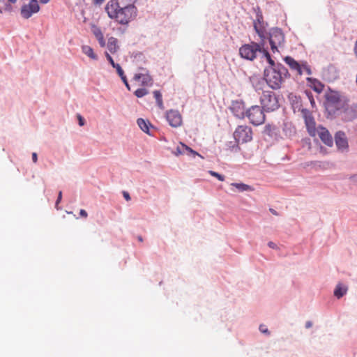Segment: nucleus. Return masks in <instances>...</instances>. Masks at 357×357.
<instances>
[{"mask_svg": "<svg viewBox=\"0 0 357 357\" xmlns=\"http://www.w3.org/2000/svg\"><path fill=\"white\" fill-rule=\"evenodd\" d=\"M108 17L121 25H127L137 15V8L133 4L121 7L118 1L110 0L105 6Z\"/></svg>", "mask_w": 357, "mask_h": 357, "instance_id": "1", "label": "nucleus"}, {"mask_svg": "<svg viewBox=\"0 0 357 357\" xmlns=\"http://www.w3.org/2000/svg\"><path fill=\"white\" fill-rule=\"evenodd\" d=\"M287 73V70L282 66H279L277 68H271L265 72V79L266 83L273 89H279L283 82L282 75Z\"/></svg>", "mask_w": 357, "mask_h": 357, "instance_id": "2", "label": "nucleus"}, {"mask_svg": "<svg viewBox=\"0 0 357 357\" xmlns=\"http://www.w3.org/2000/svg\"><path fill=\"white\" fill-rule=\"evenodd\" d=\"M261 107L266 112H273L278 109L280 105L279 96L271 91H264L260 96Z\"/></svg>", "mask_w": 357, "mask_h": 357, "instance_id": "3", "label": "nucleus"}, {"mask_svg": "<svg viewBox=\"0 0 357 357\" xmlns=\"http://www.w3.org/2000/svg\"><path fill=\"white\" fill-rule=\"evenodd\" d=\"M264 43H257L252 42L249 44H245L239 48L240 56L245 59L253 61L258 52H261Z\"/></svg>", "mask_w": 357, "mask_h": 357, "instance_id": "4", "label": "nucleus"}, {"mask_svg": "<svg viewBox=\"0 0 357 357\" xmlns=\"http://www.w3.org/2000/svg\"><path fill=\"white\" fill-rule=\"evenodd\" d=\"M250 122L255 126H259L265 121L264 109L258 105L252 106L245 112Z\"/></svg>", "mask_w": 357, "mask_h": 357, "instance_id": "5", "label": "nucleus"}, {"mask_svg": "<svg viewBox=\"0 0 357 357\" xmlns=\"http://www.w3.org/2000/svg\"><path fill=\"white\" fill-rule=\"evenodd\" d=\"M269 42L273 53L278 52L284 43V36L280 29H273L269 33Z\"/></svg>", "mask_w": 357, "mask_h": 357, "instance_id": "6", "label": "nucleus"}, {"mask_svg": "<svg viewBox=\"0 0 357 357\" xmlns=\"http://www.w3.org/2000/svg\"><path fill=\"white\" fill-rule=\"evenodd\" d=\"M234 137L238 144L250 142L252 139V129L248 126H238L234 132Z\"/></svg>", "mask_w": 357, "mask_h": 357, "instance_id": "7", "label": "nucleus"}, {"mask_svg": "<svg viewBox=\"0 0 357 357\" xmlns=\"http://www.w3.org/2000/svg\"><path fill=\"white\" fill-rule=\"evenodd\" d=\"M301 113L305 119V123L307 129V132L312 137H315L317 135V130L315 126V121L312 116L311 113L306 109H302Z\"/></svg>", "mask_w": 357, "mask_h": 357, "instance_id": "8", "label": "nucleus"}, {"mask_svg": "<svg viewBox=\"0 0 357 357\" xmlns=\"http://www.w3.org/2000/svg\"><path fill=\"white\" fill-rule=\"evenodd\" d=\"M40 6L37 0H31L29 4H25L21 8V15L25 18L28 19L31 17L33 13L39 11Z\"/></svg>", "mask_w": 357, "mask_h": 357, "instance_id": "9", "label": "nucleus"}, {"mask_svg": "<svg viewBox=\"0 0 357 357\" xmlns=\"http://www.w3.org/2000/svg\"><path fill=\"white\" fill-rule=\"evenodd\" d=\"M326 99L328 107H333L338 109L340 107L344 105V101L337 92L330 91L326 94Z\"/></svg>", "mask_w": 357, "mask_h": 357, "instance_id": "10", "label": "nucleus"}, {"mask_svg": "<svg viewBox=\"0 0 357 357\" xmlns=\"http://www.w3.org/2000/svg\"><path fill=\"white\" fill-rule=\"evenodd\" d=\"M166 119L172 127L177 128L182 124V116L177 110L170 109L167 111Z\"/></svg>", "mask_w": 357, "mask_h": 357, "instance_id": "11", "label": "nucleus"}, {"mask_svg": "<svg viewBox=\"0 0 357 357\" xmlns=\"http://www.w3.org/2000/svg\"><path fill=\"white\" fill-rule=\"evenodd\" d=\"M143 73H136L133 77V80L140 82L143 86H149L153 84V79L144 68H141Z\"/></svg>", "mask_w": 357, "mask_h": 357, "instance_id": "12", "label": "nucleus"}, {"mask_svg": "<svg viewBox=\"0 0 357 357\" xmlns=\"http://www.w3.org/2000/svg\"><path fill=\"white\" fill-rule=\"evenodd\" d=\"M342 118L347 121L357 119V103H352L344 109Z\"/></svg>", "mask_w": 357, "mask_h": 357, "instance_id": "13", "label": "nucleus"}, {"mask_svg": "<svg viewBox=\"0 0 357 357\" xmlns=\"http://www.w3.org/2000/svg\"><path fill=\"white\" fill-rule=\"evenodd\" d=\"M317 135L319 136L324 144L328 146H333V137L326 128L324 127L317 128Z\"/></svg>", "mask_w": 357, "mask_h": 357, "instance_id": "14", "label": "nucleus"}, {"mask_svg": "<svg viewBox=\"0 0 357 357\" xmlns=\"http://www.w3.org/2000/svg\"><path fill=\"white\" fill-rule=\"evenodd\" d=\"M335 141L338 149L343 151L348 149V141L344 132H337L335 135Z\"/></svg>", "mask_w": 357, "mask_h": 357, "instance_id": "15", "label": "nucleus"}, {"mask_svg": "<svg viewBox=\"0 0 357 357\" xmlns=\"http://www.w3.org/2000/svg\"><path fill=\"white\" fill-rule=\"evenodd\" d=\"M253 24L254 29L261 40V43H264V40L266 38V31L263 22L259 19H257V20L254 21Z\"/></svg>", "mask_w": 357, "mask_h": 357, "instance_id": "16", "label": "nucleus"}, {"mask_svg": "<svg viewBox=\"0 0 357 357\" xmlns=\"http://www.w3.org/2000/svg\"><path fill=\"white\" fill-rule=\"evenodd\" d=\"M231 110L236 116L238 118H244L245 108L242 102H234L231 105Z\"/></svg>", "mask_w": 357, "mask_h": 357, "instance_id": "17", "label": "nucleus"}, {"mask_svg": "<svg viewBox=\"0 0 357 357\" xmlns=\"http://www.w3.org/2000/svg\"><path fill=\"white\" fill-rule=\"evenodd\" d=\"M284 61L292 70L296 71L298 75H302V66L294 59L291 56H286Z\"/></svg>", "mask_w": 357, "mask_h": 357, "instance_id": "18", "label": "nucleus"}, {"mask_svg": "<svg viewBox=\"0 0 357 357\" xmlns=\"http://www.w3.org/2000/svg\"><path fill=\"white\" fill-rule=\"evenodd\" d=\"M307 82L309 83V86L316 92L320 93L324 90V84L319 82V80L313 78L308 77Z\"/></svg>", "mask_w": 357, "mask_h": 357, "instance_id": "19", "label": "nucleus"}, {"mask_svg": "<svg viewBox=\"0 0 357 357\" xmlns=\"http://www.w3.org/2000/svg\"><path fill=\"white\" fill-rule=\"evenodd\" d=\"M107 47L110 53L114 54L119 49L118 40L114 37H110L107 43Z\"/></svg>", "mask_w": 357, "mask_h": 357, "instance_id": "20", "label": "nucleus"}, {"mask_svg": "<svg viewBox=\"0 0 357 357\" xmlns=\"http://www.w3.org/2000/svg\"><path fill=\"white\" fill-rule=\"evenodd\" d=\"M93 33L94 34L95 37L98 40L100 45L102 47H104L106 46L105 40L104 39V36L102 32L101 31L100 29L95 26L93 29Z\"/></svg>", "mask_w": 357, "mask_h": 357, "instance_id": "21", "label": "nucleus"}, {"mask_svg": "<svg viewBox=\"0 0 357 357\" xmlns=\"http://www.w3.org/2000/svg\"><path fill=\"white\" fill-rule=\"evenodd\" d=\"M82 52L84 54L88 56L91 59H93V60H97L98 59L97 55L94 53L93 50L90 46H89V45H83L82 47Z\"/></svg>", "mask_w": 357, "mask_h": 357, "instance_id": "22", "label": "nucleus"}, {"mask_svg": "<svg viewBox=\"0 0 357 357\" xmlns=\"http://www.w3.org/2000/svg\"><path fill=\"white\" fill-rule=\"evenodd\" d=\"M347 287L345 286H342L341 284H338L336 286V288L334 291V295L337 298H340L342 297L347 292Z\"/></svg>", "mask_w": 357, "mask_h": 357, "instance_id": "23", "label": "nucleus"}, {"mask_svg": "<svg viewBox=\"0 0 357 357\" xmlns=\"http://www.w3.org/2000/svg\"><path fill=\"white\" fill-rule=\"evenodd\" d=\"M153 96H154V98H155V100H156L158 107L161 109H164L165 107H164L161 93L159 91H154Z\"/></svg>", "mask_w": 357, "mask_h": 357, "instance_id": "24", "label": "nucleus"}, {"mask_svg": "<svg viewBox=\"0 0 357 357\" xmlns=\"http://www.w3.org/2000/svg\"><path fill=\"white\" fill-rule=\"evenodd\" d=\"M137 124L142 130H143L144 132L149 133L150 125L149 122H146L143 119H138Z\"/></svg>", "mask_w": 357, "mask_h": 357, "instance_id": "25", "label": "nucleus"}, {"mask_svg": "<svg viewBox=\"0 0 357 357\" xmlns=\"http://www.w3.org/2000/svg\"><path fill=\"white\" fill-rule=\"evenodd\" d=\"M231 185L235 187L240 192L252 190L250 185L244 184V183H233L231 184Z\"/></svg>", "mask_w": 357, "mask_h": 357, "instance_id": "26", "label": "nucleus"}, {"mask_svg": "<svg viewBox=\"0 0 357 357\" xmlns=\"http://www.w3.org/2000/svg\"><path fill=\"white\" fill-rule=\"evenodd\" d=\"M182 146H183V149H185V153H186L188 155L191 154V155H192L193 157H195L196 155H199V156L202 157L197 152L192 150L190 147L188 146L187 145L183 144Z\"/></svg>", "mask_w": 357, "mask_h": 357, "instance_id": "27", "label": "nucleus"}, {"mask_svg": "<svg viewBox=\"0 0 357 357\" xmlns=\"http://www.w3.org/2000/svg\"><path fill=\"white\" fill-rule=\"evenodd\" d=\"M149 93L148 90L146 89H138L135 91V95L137 98H142Z\"/></svg>", "mask_w": 357, "mask_h": 357, "instance_id": "28", "label": "nucleus"}, {"mask_svg": "<svg viewBox=\"0 0 357 357\" xmlns=\"http://www.w3.org/2000/svg\"><path fill=\"white\" fill-rule=\"evenodd\" d=\"M183 144H184L182 142L179 143V145L176 147V151L174 153L175 155L185 154V149H183V146H182Z\"/></svg>", "mask_w": 357, "mask_h": 357, "instance_id": "29", "label": "nucleus"}, {"mask_svg": "<svg viewBox=\"0 0 357 357\" xmlns=\"http://www.w3.org/2000/svg\"><path fill=\"white\" fill-rule=\"evenodd\" d=\"M302 66V74L305 72L307 75H310L312 74L310 67L307 64L306 62L301 63Z\"/></svg>", "mask_w": 357, "mask_h": 357, "instance_id": "30", "label": "nucleus"}, {"mask_svg": "<svg viewBox=\"0 0 357 357\" xmlns=\"http://www.w3.org/2000/svg\"><path fill=\"white\" fill-rule=\"evenodd\" d=\"M263 52V53H264V56H266V58L267 59V61H268V62L271 64V66H275V62H274V61L271 59V56H270L269 53H268L266 50H264V49H263V50H262V52Z\"/></svg>", "mask_w": 357, "mask_h": 357, "instance_id": "31", "label": "nucleus"}, {"mask_svg": "<svg viewBox=\"0 0 357 357\" xmlns=\"http://www.w3.org/2000/svg\"><path fill=\"white\" fill-rule=\"evenodd\" d=\"M209 174L211 176L217 178L220 181H225V176L223 175H221V174H218V172H213V171H209Z\"/></svg>", "mask_w": 357, "mask_h": 357, "instance_id": "32", "label": "nucleus"}, {"mask_svg": "<svg viewBox=\"0 0 357 357\" xmlns=\"http://www.w3.org/2000/svg\"><path fill=\"white\" fill-rule=\"evenodd\" d=\"M113 68H116V72L121 78L123 77V76H126L124 75L123 69L121 68L119 64L116 63Z\"/></svg>", "mask_w": 357, "mask_h": 357, "instance_id": "33", "label": "nucleus"}, {"mask_svg": "<svg viewBox=\"0 0 357 357\" xmlns=\"http://www.w3.org/2000/svg\"><path fill=\"white\" fill-rule=\"evenodd\" d=\"M105 56L107 59V61L110 63V64L114 67L116 63H114L112 57L110 56V54L108 52H105Z\"/></svg>", "mask_w": 357, "mask_h": 357, "instance_id": "34", "label": "nucleus"}, {"mask_svg": "<svg viewBox=\"0 0 357 357\" xmlns=\"http://www.w3.org/2000/svg\"><path fill=\"white\" fill-rule=\"evenodd\" d=\"M61 199H62V192L61 191H59V194H58V197H57V199L56 201V204H55V207L57 210L59 209V204L61 202Z\"/></svg>", "mask_w": 357, "mask_h": 357, "instance_id": "35", "label": "nucleus"}, {"mask_svg": "<svg viewBox=\"0 0 357 357\" xmlns=\"http://www.w3.org/2000/svg\"><path fill=\"white\" fill-rule=\"evenodd\" d=\"M77 119L79 121V125L80 126H83L85 123V121H84V118L80 114H77Z\"/></svg>", "mask_w": 357, "mask_h": 357, "instance_id": "36", "label": "nucleus"}, {"mask_svg": "<svg viewBox=\"0 0 357 357\" xmlns=\"http://www.w3.org/2000/svg\"><path fill=\"white\" fill-rule=\"evenodd\" d=\"M123 81V82L125 84L126 88L128 89V90H130V85L128 82V80H127V78H126V76H123V77L121 78Z\"/></svg>", "mask_w": 357, "mask_h": 357, "instance_id": "37", "label": "nucleus"}, {"mask_svg": "<svg viewBox=\"0 0 357 357\" xmlns=\"http://www.w3.org/2000/svg\"><path fill=\"white\" fill-rule=\"evenodd\" d=\"M79 215L84 218H86L88 217V213L84 209H81L79 211Z\"/></svg>", "mask_w": 357, "mask_h": 357, "instance_id": "38", "label": "nucleus"}, {"mask_svg": "<svg viewBox=\"0 0 357 357\" xmlns=\"http://www.w3.org/2000/svg\"><path fill=\"white\" fill-rule=\"evenodd\" d=\"M259 330L261 333H268V329L266 328V326L263 324L259 326Z\"/></svg>", "mask_w": 357, "mask_h": 357, "instance_id": "39", "label": "nucleus"}, {"mask_svg": "<svg viewBox=\"0 0 357 357\" xmlns=\"http://www.w3.org/2000/svg\"><path fill=\"white\" fill-rule=\"evenodd\" d=\"M123 197L126 199V201H130V196L129 195V193L126 191H123Z\"/></svg>", "mask_w": 357, "mask_h": 357, "instance_id": "40", "label": "nucleus"}, {"mask_svg": "<svg viewBox=\"0 0 357 357\" xmlns=\"http://www.w3.org/2000/svg\"><path fill=\"white\" fill-rule=\"evenodd\" d=\"M268 245L269 248H273V249L277 248L276 244L272 241L268 242Z\"/></svg>", "mask_w": 357, "mask_h": 357, "instance_id": "41", "label": "nucleus"}, {"mask_svg": "<svg viewBox=\"0 0 357 357\" xmlns=\"http://www.w3.org/2000/svg\"><path fill=\"white\" fill-rule=\"evenodd\" d=\"M307 94L309 97L311 105H312V107H314V105H315V102H314V100L312 96V95L310 96L307 93Z\"/></svg>", "mask_w": 357, "mask_h": 357, "instance_id": "42", "label": "nucleus"}, {"mask_svg": "<svg viewBox=\"0 0 357 357\" xmlns=\"http://www.w3.org/2000/svg\"><path fill=\"white\" fill-rule=\"evenodd\" d=\"M32 160H33V162L34 163H36L37 162L38 156H37V153H32Z\"/></svg>", "mask_w": 357, "mask_h": 357, "instance_id": "43", "label": "nucleus"}, {"mask_svg": "<svg viewBox=\"0 0 357 357\" xmlns=\"http://www.w3.org/2000/svg\"><path fill=\"white\" fill-rule=\"evenodd\" d=\"M93 1L96 4H101L103 3L104 0H93Z\"/></svg>", "mask_w": 357, "mask_h": 357, "instance_id": "44", "label": "nucleus"}, {"mask_svg": "<svg viewBox=\"0 0 357 357\" xmlns=\"http://www.w3.org/2000/svg\"><path fill=\"white\" fill-rule=\"evenodd\" d=\"M350 178H351L354 182H357V174L351 176L350 177Z\"/></svg>", "mask_w": 357, "mask_h": 357, "instance_id": "45", "label": "nucleus"}, {"mask_svg": "<svg viewBox=\"0 0 357 357\" xmlns=\"http://www.w3.org/2000/svg\"><path fill=\"white\" fill-rule=\"evenodd\" d=\"M312 326V323L310 321H307L305 324V327L307 328H310Z\"/></svg>", "mask_w": 357, "mask_h": 357, "instance_id": "46", "label": "nucleus"}, {"mask_svg": "<svg viewBox=\"0 0 357 357\" xmlns=\"http://www.w3.org/2000/svg\"><path fill=\"white\" fill-rule=\"evenodd\" d=\"M270 211L272 214L275 215H278V213L275 210L273 209V208H270Z\"/></svg>", "mask_w": 357, "mask_h": 357, "instance_id": "47", "label": "nucleus"}, {"mask_svg": "<svg viewBox=\"0 0 357 357\" xmlns=\"http://www.w3.org/2000/svg\"><path fill=\"white\" fill-rule=\"evenodd\" d=\"M354 52H355V54H356V56L357 57V40L356 41V43H355Z\"/></svg>", "mask_w": 357, "mask_h": 357, "instance_id": "48", "label": "nucleus"}, {"mask_svg": "<svg viewBox=\"0 0 357 357\" xmlns=\"http://www.w3.org/2000/svg\"><path fill=\"white\" fill-rule=\"evenodd\" d=\"M6 10L10 11L12 10V7L10 5H7L6 6Z\"/></svg>", "mask_w": 357, "mask_h": 357, "instance_id": "49", "label": "nucleus"}, {"mask_svg": "<svg viewBox=\"0 0 357 357\" xmlns=\"http://www.w3.org/2000/svg\"><path fill=\"white\" fill-rule=\"evenodd\" d=\"M42 3H47L50 1V0H40Z\"/></svg>", "mask_w": 357, "mask_h": 357, "instance_id": "50", "label": "nucleus"}, {"mask_svg": "<svg viewBox=\"0 0 357 357\" xmlns=\"http://www.w3.org/2000/svg\"><path fill=\"white\" fill-rule=\"evenodd\" d=\"M137 239H138V241H139V242H142V241H143V238H142V237L141 236H139L137 237Z\"/></svg>", "mask_w": 357, "mask_h": 357, "instance_id": "51", "label": "nucleus"}, {"mask_svg": "<svg viewBox=\"0 0 357 357\" xmlns=\"http://www.w3.org/2000/svg\"><path fill=\"white\" fill-rule=\"evenodd\" d=\"M10 3H15L17 1V0H8Z\"/></svg>", "mask_w": 357, "mask_h": 357, "instance_id": "52", "label": "nucleus"}, {"mask_svg": "<svg viewBox=\"0 0 357 357\" xmlns=\"http://www.w3.org/2000/svg\"><path fill=\"white\" fill-rule=\"evenodd\" d=\"M0 13H2V10L0 9Z\"/></svg>", "mask_w": 357, "mask_h": 357, "instance_id": "53", "label": "nucleus"}]
</instances>
